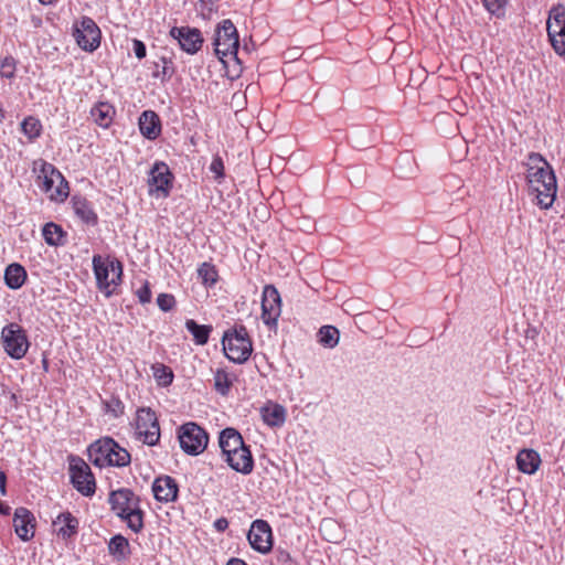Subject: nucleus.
<instances>
[{"label": "nucleus", "instance_id": "obj_1", "mask_svg": "<svg viewBox=\"0 0 565 565\" xmlns=\"http://www.w3.org/2000/svg\"><path fill=\"white\" fill-rule=\"evenodd\" d=\"M527 181L536 192L537 204L542 209L552 206L557 192L556 177L550 163L536 152L527 156Z\"/></svg>", "mask_w": 565, "mask_h": 565}, {"label": "nucleus", "instance_id": "obj_2", "mask_svg": "<svg viewBox=\"0 0 565 565\" xmlns=\"http://www.w3.org/2000/svg\"><path fill=\"white\" fill-rule=\"evenodd\" d=\"M222 344L226 358L234 363L242 364L246 362L253 352L252 340L243 324L225 331Z\"/></svg>", "mask_w": 565, "mask_h": 565}, {"label": "nucleus", "instance_id": "obj_3", "mask_svg": "<svg viewBox=\"0 0 565 565\" xmlns=\"http://www.w3.org/2000/svg\"><path fill=\"white\" fill-rule=\"evenodd\" d=\"M93 269L98 288L107 297L111 296L121 282L122 264L118 259L104 260L102 256L93 257Z\"/></svg>", "mask_w": 565, "mask_h": 565}, {"label": "nucleus", "instance_id": "obj_4", "mask_svg": "<svg viewBox=\"0 0 565 565\" xmlns=\"http://www.w3.org/2000/svg\"><path fill=\"white\" fill-rule=\"evenodd\" d=\"M216 56L224 61L225 57L237 55L239 47L238 33L231 20H223L216 28L213 39Z\"/></svg>", "mask_w": 565, "mask_h": 565}, {"label": "nucleus", "instance_id": "obj_5", "mask_svg": "<svg viewBox=\"0 0 565 565\" xmlns=\"http://www.w3.org/2000/svg\"><path fill=\"white\" fill-rule=\"evenodd\" d=\"M178 438L181 449L190 456L202 454L209 444L207 433L194 422L183 424L179 428Z\"/></svg>", "mask_w": 565, "mask_h": 565}, {"label": "nucleus", "instance_id": "obj_6", "mask_svg": "<svg viewBox=\"0 0 565 565\" xmlns=\"http://www.w3.org/2000/svg\"><path fill=\"white\" fill-rule=\"evenodd\" d=\"M1 342L4 352L14 360L24 358L30 347L25 330L14 322L2 328Z\"/></svg>", "mask_w": 565, "mask_h": 565}, {"label": "nucleus", "instance_id": "obj_7", "mask_svg": "<svg viewBox=\"0 0 565 565\" xmlns=\"http://www.w3.org/2000/svg\"><path fill=\"white\" fill-rule=\"evenodd\" d=\"M39 179L41 189L55 201H64L68 195V184L62 173L51 163L41 162Z\"/></svg>", "mask_w": 565, "mask_h": 565}, {"label": "nucleus", "instance_id": "obj_8", "mask_svg": "<svg viewBox=\"0 0 565 565\" xmlns=\"http://www.w3.org/2000/svg\"><path fill=\"white\" fill-rule=\"evenodd\" d=\"M73 36L82 50L94 52L100 45L102 32L92 18L82 17L73 24Z\"/></svg>", "mask_w": 565, "mask_h": 565}, {"label": "nucleus", "instance_id": "obj_9", "mask_svg": "<svg viewBox=\"0 0 565 565\" xmlns=\"http://www.w3.org/2000/svg\"><path fill=\"white\" fill-rule=\"evenodd\" d=\"M546 29L554 51L565 55V7L561 2L550 10Z\"/></svg>", "mask_w": 565, "mask_h": 565}, {"label": "nucleus", "instance_id": "obj_10", "mask_svg": "<svg viewBox=\"0 0 565 565\" xmlns=\"http://www.w3.org/2000/svg\"><path fill=\"white\" fill-rule=\"evenodd\" d=\"M70 476L73 487L83 495L95 493L96 483L89 466L79 457H70Z\"/></svg>", "mask_w": 565, "mask_h": 565}, {"label": "nucleus", "instance_id": "obj_11", "mask_svg": "<svg viewBox=\"0 0 565 565\" xmlns=\"http://www.w3.org/2000/svg\"><path fill=\"white\" fill-rule=\"evenodd\" d=\"M138 439L148 446H154L160 439V426L156 413L151 408H140L136 417Z\"/></svg>", "mask_w": 565, "mask_h": 565}, {"label": "nucleus", "instance_id": "obj_12", "mask_svg": "<svg viewBox=\"0 0 565 565\" xmlns=\"http://www.w3.org/2000/svg\"><path fill=\"white\" fill-rule=\"evenodd\" d=\"M281 313V298L277 288L266 285L262 296V320L269 328L277 327Z\"/></svg>", "mask_w": 565, "mask_h": 565}, {"label": "nucleus", "instance_id": "obj_13", "mask_svg": "<svg viewBox=\"0 0 565 565\" xmlns=\"http://www.w3.org/2000/svg\"><path fill=\"white\" fill-rule=\"evenodd\" d=\"M172 179L169 167L162 161L156 162L149 172V192H156L158 196L167 198L170 193Z\"/></svg>", "mask_w": 565, "mask_h": 565}, {"label": "nucleus", "instance_id": "obj_14", "mask_svg": "<svg viewBox=\"0 0 565 565\" xmlns=\"http://www.w3.org/2000/svg\"><path fill=\"white\" fill-rule=\"evenodd\" d=\"M250 546L262 553L270 552L273 547V533L269 524L264 520H255L247 533Z\"/></svg>", "mask_w": 565, "mask_h": 565}, {"label": "nucleus", "instance_id": "obj_15", "mask_svg": "<svg viewBox=\"0 0 565 565\" xmlns=\"http://www.w3.org/2000/svg\"><path fill=\"white\" fill-rule=\"evenodd\" d=\"M170 35L177 40L181 49L189 54L196 53L203 43L200 30L194 28L174 26L170 30Z\"/></svg>", "mask_w": 565, "mask_h": 565}, {"label": "nucleus", "instance_id": "obj_16", "mask_svg": "<svg viewBox=\"0 0 565 565\" xmlns=\"http://www.w3.org/2000/svg\"><path fill=\"white\" fill-rule=\"evenodd\" d=\"M13 526L15 534L24 542L34 537L35 518L26 508L20 507L14 511Z\"/></svg>", "mask_w": 565, "mask_h": 565}, {"label": "nucleus", "instance_id": "obj_17", "mask_svg": "<svg viewBox=\"0 0 565 565\" xmlns=\"http://www.w3.org/2000/svg\"><path fill=\"white\" fill-rule=\"evenodd\" d=\"M108 501L111 510L119 518L139 504V498L130 489L126 488L111 491Z\"/></svg>", "mask_w": 565, "mask_h": 565}, {"label": "nucleus", "instance_id": "obj_18", "mask_svg": "<svg viewBox=\"0 0 565 565\" xmlns=\"http://www.w3.org/2000/svg\"><path fill=\"white\" fill-rule=\"evenodd\" d=\"M153 495L160 502H173L178 498L179 486L170 476L156 478L152 484Z\"/></svg>", "mask_w": 565, "mask_h": 565}, {"label": "nucleus", "instance_id": "obj_19", "mask_svg": "<svg viewBox=\"0 0 565 565\" xmlns=\"http://www.w3.org/2000/svg\"><path fill=\"white\" fill-rule=\"evenodd\" d=\"M117 448V443L109 437L93 443L88 448L89 460L97 467H106L110 451Z\"/></svg>", "mask_w": 565, "mask_h": 565}, {"label": "nucleus", "instance_id": "obj_20", "mask_svg": "<svg viewBox=\"0 0 565 565\" xmlns=\"http://www.w3.org/2000/svg\"><path fill=\"white\" fill-rule=\"evenodd\" d=\"M242 435L233 427L224 428L218 435V447L223 458L235 455V451L245 447Z\"/></svg>", "mask_w": 565, "mask_h": 565}, {"label": "nucleus", "instance_id": "obj_21", "mask_svg": "<svg viewBox=\"0 0 565 565\" xmlns=\"http://www.w3.org/2000/svg\"><path fill=\"white\" fill-rule=\"evenodd\" d=\"M224 460L233 470L242 475H249L254 469V459L248 446L238 449L235 455L228 454Z\"/></svg>", "mask_w": 565, "mask_h": 565}, {"label": "nucleus", "instance_id": "obj_22", "mask_svg": "<svg viewBox=\"0 0 565 565\" xmlns=\"http://www.w3.org/2000/svg\"><path fill=\"white\" fill-rule=\"evenodd\" d=\"M78 525V520L68 511L60 513L53 521V526L57 536H61L64 540L76 535Z\"/></svg>", "mask_w": 565, "mask_h": 565}, {"label": "nucleus", "instance_id": "obj_23", "mask_svg": "<svg viewBox=\"0 0 565 565\" xmlns=\"http://www.w3.org/2000/svg\"><path fill=\"white\" fill-rule=\"evenodd\" d=\"M139 129L145 138L157 139L161 134L159 116L152 110H145L139 117Z\"/></svg>", "mask_w": 565, "mask_h": 565}, {"label": "nucleus", "instance_id": "obj_24", "mask_svg": "<svg viewBox=\"0 0 565 565\" xmlns=\"http://www.w3.org/2000/svg\"><path fill=\"white\" fill-rule=\"evenodd\" d=\"M516 463L520 471L533 475L540 467L541 458L533 449H522L516 456Z\"/></svg>", "mask_w": 565, "mask_h": 565}, {"label": "nucleus", "instance_id": "obj_25", "mask_svg": "<svg viewBox=\"0 0 565 565\" xmlns=\"http://www.w3.org/2000/svg\"><path fill=\"white\" fill-rule=\"evenodd\" d=\"M286 417V408L280 404H269L262 408V418L270 427H281Z\"/></svg>", "mask_w": 565, "mask_h": 565}, {"label": "nucleus", "instance_id": "obj_26", "mask_svg": "<svg viewBox=\"0 0 565 565\" xmlns=\"http://www.w3.org/2000/svg\"><path fill=\"white\" fill-rule=\"evenodd\" d=\"M115 108L106 102H99L90 109V116L95 124L102 128H108L114 119Z\"/></svg>", "mask_w": 565, "mask_h": 565}, {"label": "nucleus", "instance_id": "obj_27", "mask_svg": "<svg viewBox=\"0 0 565 565\" xmlns=\"http://www.w3.org/2000/svg\"><path fill=\"white\" fill-rule=\"evenodd\" d=\"M108 552L118 562L128 559L130 556V545L128 540L121 534L113 536L108 542Z\"/></svg>", "mask_w": 565, "mask_h": 565}, {"label": "nucleus", "instance_id": "obj_28", "mask_svg": "<svg viewBox=\"0 0 565 565\" xmlns=\"http://www.w3.org/2000/svg\"><path fill=\"white\" fill-rule=\"evenodd\" d=\"M26 279L24 267L18 263L10 264L4 270V282L10 289H19Z\"/></svg>", "mask_w": 565, "mask_h": 565}, {"label": "nucleus", "instance_id": "obj_29", "mask_svg": "<svg viewBox=\"0 0 565 565\" xmlns=\"http://www.w3.org/2000/svg\"><path fill=\"white\" fill-rule=\"evenodd\" d=\"M75 214L86 224L95 225L97 215L86 199L74 196L72 199Z\"/></svg>", "mask_w": 565, "mask_h": 565}, {"label": "nucleus", "instance_id": "obj_30", "mask_svg": "<svg viewBox=\"0 0 565 565\" xmlns=\"http://www.w3.org/2000/svg\"><path fill=\"white\" fill-rule=\"evenodd\" d=\"M42 235L46 244L50 246H60L65 243V233L62 227L53 222L43 226Z\"/></svg>", "mask_w": 565, "mask_h": 565}, {"label": "nucleus", "instance_id": "obj_31", "mask_svg": "<svg viewBox=\"0 0 565 565\" xmlns=\"http://www.w3.org/2000/svg\"><path fill=\"white\" fill-rule=\"evenodd\" d=\"M186 330L193 335V340L199 345H204L209 341L212 327L199 324L194 320L189 319L185 322Z\"/></svg>", "mask_w": 565, "mask_h": 565}, {"label": "nucleus", "instance_id": "obj_32", "mask_svg": "<svg viewBox=\"0 0 565 565\" xmlns=\"http://www.w3.org/2000/svg\"><path fill=\"white\" fill-rule=\"evenodd\" d=\"M121 520L126 521L127 526L138 533L143 527V512L139 508V504L120 516Z\"/></svg>", "mask_w": 565, "mask_h": 565}, {"label": "nucleus", "instance_id": "obj_33", "mask_svg": "<svg viewBox=\"0 0 565 565\" xmlns=\"http://www.w3.org/2000/svg\"><path fill=\"white\" fill-rule=\"evenodd\" d=\"M319 342L329 349H333L339 343L340 333L333 326H323L318 332Z\"/></svg>", "mask_w": 565, "mask_h": 565}, {"label": "nucleus", "instance_id": "obj_34", "mask_svg": "<svg viewBox=\"0 0 565 565\" xmlns=\"http://www.w3.org/2000/svg\"><path fill=\"white\" fill-rule=\"evenodd\" d=\"M161 67L159 63H156V70L152 73V76L154 78H160L162 83L169 81L172 75L174 74V67L173 63L170 58H167L164 56L160 57Z\"/></svg>", "mask_w": 565, "mask_h": 565}, {"label": "nucleus", "instance_id": "obj_35", "mask_svg": "<svg viewBox=\"0 0 565 565\" xmlns=\"http://www.w3.org/2000/svg\"><path fill=\"white\" fill-rule=\"evenodd\" d=\"M214 387L223 396L228 394L232 387V380L225 370L218 369L214 373Z\"/></svg>", "mask_w": 565, "mask_h": 565}, {"label": "nucleus", "instance_id": "obj_36", "mask_svg": "<svg viewBox=\"0 0 565 565\" xmlns=\"http://www.w3.org/2000/svg\"><path fill=\"white\" fill-rule=\"evenodd\" d=\"M130 454L117 444V448L110 451L107 466L126 467L130 463Z\"/></svg>", "mask_w": 565, "mask_h": 565}, {"label": "nucleus", "instance_id": "obj_37", "mask_svg": "<svg viewBox=\"0 0 565 565\" xmlns=\"http://www.w3.org/2000/svg\"><path fill=\"white\" fill-rule=\"evenodd\" d=\"M21 129L30 140H34L40 137L42 125L39 119L29 116L21 122Z\"/></svg>", "mask_w": 565, "mask_h": 565}, {"label": "nucleus", "instance_id": "obj_38", "mask_svg": "<svg viewBox=\"0 0 565 565\" xmlns=\"http://www.w3.org/2000/svg\"><path fill=\"white\" fill-rule=\"evenodd\" d=\"M198 275L202 280V284L205 286H213L217 281V270L215 269V266L204 262L199 268H198Z\"/></svg>", "mask_w": 565, "mask_h": 565}, {"label": "nucleus", "instance_id": "obj_39", "mask_svg": "<svg viewBox=\"0 0 565 565\" xmlns=\"http://www.w3.org/2000/svg\"><path fill=\"white\" fill-rule=\"evenodd\" d=\"M478 9H482L489 13L490 17L502 18L505 14L507 2H475Z\"/></svg>", "mask_w": 565, "mask_h": 565}, {"label": "nucleus", "instance_id": "obj_40", "mask_svg": "<svg viewBox=\"0 0 565 565\" xmlns=\"http://www.w3.org/2000/svg\"><path fill=\"white\" fill-rule=\"evenodd\" d=\"M153 375L158 383L163 386L170 385L173 381V373L171 369L163 364L153 366Z\"/></svg>", "mask_w": 565, "mask_h": 565}, {"label": "nucleus", "instance_id": "obj_41", "mask_svg": "<svg viewBox=\"0 0 565 565\" xmlns=\"http://www.w3.org/2000/svg\"><path fill=\"white\" fill-rule=\"evenodd\" d=\"M17 61L12 56H6L0 63V74L2 77L12 79L15 76Z\"/></svg>", "mask_w": 565, "mask_h": 565}, {"label": "nucleus", "instance_id": "obj_42", "mask_svg": "<svg viewBox=\"0 0 565 565\" xmlns=\"http://www.w3.org/2000/svg\"><path fill=\"white\" fill-rule=\"evenodd\" d=\"M157 305L162 311L167 312L174 307L175 299L170 294H160L157 298Z\"/></svg>", "mask_w": 565, "mask_h": 565}, {"label": "nucleus", "instance_id": "obj_43", "mask_svg": "<svg viewBox=\"0 0 565 565\" xmlns=\"http://www.w3.org/2000/svg\"><path fill=\"white\" fill-rule=\"evenodd\" d=\"M210 171L215 174V179L220 180L224 177V163L221 157L216 156L213 158L210 164Z\"/></svg>", "mask_w": 565, "mask_h": 565}, {"label": "nucleus", "instance_id": "obj_44", "mask_svg": "<svg viewBox=\"0 0 565 565\" xmlns=\"http://www.w3.org/2000/svg\"><path fill=\"white\" fill-rule=\"evenodd\" d=\"M107 412L113 413L115 417H119L124 414V404L119 398H111L106 403Z\"/></svg>", "mask_w": 565, "mask_h": 565}, {"label": "nucleus", "instance_id": "obj_45", "mask_svg": "<svg viewBox=\"0 0 565 565\" xmlns=\"http://www.w3.org/2000/svg\"><path fill=\"white\" fill-rule=\"evenodd\" d=\"M137 297L141 303L150 302L151 300V290L149 285L146 282L142 287L137 290Z\"/></svg>", "mask_w": 565, "mask_h": 565}, {"label": "nucleus", "instance_id": "obj_46", "mask_svg": "<svg viewBox=\"0 0 565 565\" xmlns=\"http://www.w3.org/2000/svg\"><path fill=\"white\" fill-rule=\"evenodd\" d=\"M132 46L134 53L137 58L142 60L143 57H146L147 49L142 41L135 39L132 41Z\"/></svg>", "mask_w": 565, "mask_h": 565}, {"label": "nucleus", "instance_id": "obj_47", "mask_svg": "<svg viewBox=\"0 0 565 565\" xmlns=\"http://www.w3.org/2000/svg\"><path fill=\"white\" fill-rule=\"evenodd\" d=\"M214 527L217 532H223L228 527V521L226 518L216 519L214 522Z\"/></svg>", "mask_w": 565, "mask_h": 565}, {"label": "nucleus", "instance_id": "obj_48", "mask_svg": "<svg viewBox=\"0 0 565 565\" xmlns=\"http://www.w3.org/2000/svg\"><path fill=\"white\" fill-rule=\"evenodd\" d=\"M277 561L279 563H288L291 561L290 554L285 550L277 551Z\"/></svg>", "mask_w": 565, "mask_h": 565}, {"label": "nucleus", "instance_id": "obj_49", "mask_svg": "<svg viewBox=\"0 0 565 565\" xmlns=\"http://www.w3.org/2000/svg\"><path fill=\"white\" fill-rule=\"evenodd\" d=\"M6 482H7V477H6V473L3 471H0V492L2 495L6 494Z\"/></svg>", "mask_w": 565, "mask_h": 565}, {"label": "nucleus", "instance_id": "obj_50", "mask_svg": "<svg viewBox=\"0 0 565 565\" xmlns=\"http://www.w3.org/2000/svg\"><path fill=\"white\" fill-rule=\"evenodd\" d=\"M337 524L333 520H323L321 522V529L322 530H327V529H331V527H334Z\"/></svg>", "mask_w": 565, "mask_h": 565}, {"label": "nucleus", "instance_id": "obj_51", "mask_svg": "<svg viewBox=\"0 0 565 565\" xmlns=\"http://www.w3.org/2000/svg\"><path fill=\"white\" fill-rule=\"evenodd\" d=\"M0 514H2V515H9L10 514V507L6 505L1 501H0Z\"/></svg>", "mask_w": 565, "mask_h": 565}, {"label": "nucleus", "instance_id": "obj_52", "mask_svg": "<svg viewBox=\"0 0 565 565\" xmlns=\"http://www.w3.org/2000/svg\"><path fill=\"white\" fill-rule=\"evenodd\" d=\"M226 565H247L243 559L231 558Z\"/></svg>", "mask_w": 565, "mask_h": 565}, {"label": "nucleus", "instance_id": "obj_53", "mask_svg": "<svg viewBox=\"0 0 565 565\" xmlns=\"http://www.w3.org/2000/svg\"><path fill=\"white\" fill-rule=\"evenodd\" d=\"M42 365H43L44 371L47 372V370H49V361H47L46 358H43Z\"/></svg>", "mask_w": 565, "mask_h": 565}, {"label": "nucleus", "instance_id": "obj_54", "mask_svg": "<svg viewBox=\"0 0 565 565\" xmlns=\"http://www.w3.org/2000/svg\"><path fill=\"white\" fill-rule=\"evenodd\" d=\"M4 118V111L3 109L0 107V120H2Z\"/></svg>", "mask_w": 565, "mask_h": 565}, {"label": "nucleus", "instance_id": "obj_55", "mask_svg": "<svg viewBox=\"0 0 565 565\" xmlns=\"http://www.w3.org/2000/svg\"><path fill=\"white\" fill-rule=\"evenodd\" d=\"M34 23L35 25H38L39 23H41V20H34Z\"/></svg>", "mask_w": 565, "mask_h": 565}, {"label": "nucleus", "instance_id": "obj_56", "mask_svg": "<svg viewBox=\"0 0 565 565\" xmlns=\"http://www.w3.org/2000/svg\"><path fill=\"white\" fill-rule=\"evenodd\" d=\"M34 23L35 25H38L39 23H41V20H34Z\"/></svg>", "mask_w": 565, "mask_h": 565}]
</instances>
